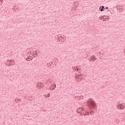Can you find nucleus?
<instances>
[{"label":"nucleus","instance_id":"16","mask_svg":"<svg viewBox=\"0 0 125 125\" xmlns=\"http://www.w3.org/2000/svg\"><path fill=\"white\" fill-rule=\"evenodd\" d=\"M27 54H28V55H30L31 54V52H29L27 53Z\"/></svg>","mask_w":125,"mask_h":125},{"label":"nucleus","instance_id":"8","mask_svg":"<svg viewBox=\"0 0 125 125\" xmlns=\"http://www.w3.org/2000/svg\"><path fill=\"white\" fill-rule=\"evenodd\" d=\"M33 59V58L32 56H28V57L26 58L27 61H31Z\"/></svg>","mask_w":125,"mask_h":125},{"label":"nucleus","instance_id":"6","mask_svg":"<svg viewBox=\"0 0 125 125\" xmlns=\"http://www.w3.org/2000/svg\"><path fill=\"white\" fill-rule=\"evenodd\" d=\"M83 110H84V108H83V107H79L77 109V112L78 113H81V112H82V111H83Z\"/></svg>","mask_w":125,"mask_h":125},{"label":"nucleus","instance_id":"2","mask_svg":"<svg viewBox=\"0 0 125 125\" xmlns=\"http://www.w3.org/2000/svg\"><path fill=\"white\" fill-rule=\"evenodd\" d=\"M117 109H120V110H124L125 109V105L123 104H118V106L117 107Z\"/></svg>","mask_w":125,"mask_h":125},{"label":"nucleus","instance_id":"21","mask_svg":"<svg viewBox=\"0 0 125 125\" xmlns=\"http://www.w3.org/2000/svg\"><path fill=\"white\" fill-rule=\"evenodd\" d=\"M77 3V2H75L74 4H76Z\"/></svg>","mask_w":125,"mask_h":125},{"label":"nucleus","instance_id":"7","mask_svg":"<svg viewBox=\"0 0 125 125\" xmlns=\"http://www.w3.org/2000/svg\"><path fill=\"white\" fill-rule=\"evenodd\" d=\"M91 60H93V61H95V60H96V57H95V56L92 57V58L90 59L89 61L91 62Z\"/></svg>","mask_w":125,"mask_h":125},{"label":"nucleus","instance_id":"17","mask_svg":"<svg viewBox=\"0 0 125 125\" xmlns=\"http://www.w3.org/2000/svg\"><path fill=\"white\" fill-rule=\"evenodd\" d=\"M2 2V0H0V4Z\"/></svg>","mask_w":125,"mask_h":125},{"label":"nucleus","instance_id":"15","mask_svg":"<svg viewBox=\"0 0 125 125\" xmlns=\"http://www.w3.org/2000/svg\"><path fill=\"white\" fill-rule=\"evenodd\" d=\"M76 68H77V71H79V69L78 68H79V66H77Z\"/></svg>","mask_w":125,"mask_h":125},{"label":"nucleus","instance_id":"12","mask_svg":"<svg viewBox=\"0 0 125 125\" xmlns=\"http://www.w3.org/2000/svg\"><path fill=\"white\" fill-rule=\"evenodd\" d=\"M33 54L36 55V56H38V53L36 52H33Z\"/></svg>","mask_w":125,"mask_h":125},{"label":"nucleus","instance_id":"1","mask_svg":"<svg viewBox=\"0 0 125 125\" xmlns=\"http://www.w3.org/2000/svg\"><path fill=\"white\" fill-rule=\"evenodd\" d=\"M88 105H89V106L90 107H93L94 108H95V106H96V104H95V102L94 101H88Z\"/></svg>","mask_w":125,"mask_h":125},{"label":"nucleus","instance_id":"14","mask_svg":"<svg viewBox=\"0 0 125 125\" xmlns=\"http://www.w3.org/2000/svg\"><path fill=\"white\" fill-rule=\"evenodd\" d=\"M47 65L48 66V65H50V67H51V64L50 63H47Z\"/></svg>","mask_w":125,"mask_h":125},{"label":"nucleus","instance_id":"20","mask_svg":"<svg viewBox=\"0 0 125 125\" xmlns=\"http://www.w3.org/2000/svg\"><path fill=\"white\" fill-rule=\"evenodd\" d=\"M48 97L50 96V94H48Z\"/></svg>","mask_w":125,"mask_h":125},{"label":"nucleus","instance_id":"22","mask_svg":"<svg viewBox=\"0 0 125 125\" xmlns=\"http://www.w3.org/2000/svg\"><path fill=\"white\" fill-rule=\"evenodd\" d=\"M16 9V6L14 8V9Z\"/></svg>","mask_w":125,"mask_h":125},{"label":"nucleus","instance_id":"23","mask_svg":"<svg viewBox=\"0 0 125 125\" xmlns=\"http://www.w3.org/2000/svg\"><path fill=\"white\" fill-rule=\"evenodd\" d=\"M76 81H77V82H79V80H77V79H76Z\"/></svg>","mask_w":125,"mask_h":125},{"label":"nucleus","instance_id":"10","mask_svg":"<svg viewBox=\"0 0 125 125\" xmlns=\"http://www.w3.org/2000/svg\"><path fill=\"white\" fill-rule=\"evenodd\" d=\"M100 10L101 11H104V10H105V8H104V6H101L100 7Z\"/></svg>","mask_w":125,"mask_h":125},{"label":"nucleus","instance_id":"5","mask_svg":"<svg viewBox=\"0 0 125 125\" xmlns=\"http://www.w3.org/2000/svg\"><path fill=\"white\" fill-rule=\"evenodd\" d=\"M75 77L76 79H79V80H82V78L83 77V74H80L78 75H76Z\"/></svg>","mask_w":125,"mask_h":125},{"label":"nucleus","instance_id":"19","mask_svg":"<svg viewBox=\"0 0 125 125\" xmlns=\"http://www.w3.org/2000/svg\"><path fill=\"white\" fill-rule=\"evenodd\" d=\"M40 86H41V85H39V87L37 86V88H38L39 89L40 88Z\"/></svg>","mask_w":125,"mask_h":125},{"label":"nucleus","instance_id":"3","mask_svg":"<svg viewBox=\"0 0 125 125\" xmlns=\"http://www.w3.org/2000/svg\"><path fill=\"white\" fill-rule=\"evenodd\" d=\"M37 86L40 87L39 89H41V88H42V87H43V86H44V84H43L42 82H40V83L38 82L37 83Z\"/></svg>","mask_w":125,"mask_h":125},{"label":"nucleus","instance_id":"13","mask_svg":"<svg viewBox=\"0 0 125 125\" xmlns=\"http://www.w3.org/2000/svg\"><path fill=\"white\" fill-rule=\"evenodd\" d=\"M90 114H91V115H94V111H91V112H90Z\"/></svg>","mask_w":125,"mask_h":125},{"label":"nucleus","instance_id":"9","mask_svg":"<svg viewBox=\"0 0 125 125\" xmlns=\"http://www.w3.org/2000/svg\"><path fill=\"white\" fill-rule=\"evenodd\" d=\"M100 19L101 20H102V21H106V20H109L108 19L105 18L104 16L102 17Z\"/></svg>","mask_w":125,"mask_h":125},{"label":"nucleus","instance_id":"4","mask_svg":"<svg viewBox=\"0 0 125 125\" xmlns=\"http://www.w3.org/2000/svg\"><path fill=\"white\" fill-rule=\"evenodd\" d=\"M55 88H56V84L55 83L52 84L51 86L49 87V89H50V90H54Z\"/></svg>","mask_w":125,"mask_h":125},{"label":"nucleus","instance_id":"11","mask_svg":"<svg viewBox=\"0 0 125 125\" xmlns=\"http://www.w3.org/2000/svg\"><path fill=\"white\" fill-rule=\"evenodd\" d=\"M77 9V6H74V7H72V10H74V11H76Z\"/></svg>","mask_w":125,"mask_h":125},{"label":"nucleus","instance_id":"18","mask_svg":"<svg viewBox=\"0 0 125 125\" xmlns=\"http://www.w3.org/2000/svg\"><path fill=\"white\" fill-rule=\"evenodd\" d=\"M109 8L108 7H105V9H108Z\"/></svg>","mask_w":125,"mask_h":125}]
</instances>
